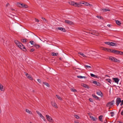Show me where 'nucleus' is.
<instances>
[{
  "label": "nucleus",
  "instance_id": "20",
  "mask_svg": "<svg viewBox=\"0 0 123 123\" xmlns=\"http://www.w3.org/2000/svg\"><path fill=\"white\" fill-rule=\"evenodd\" d=\"M77 77L78 78H84V79H86V76H77Z\"/></svg>",
  "mask_w": 123,
  "mask_h": 123
},
{
  "label": "nucleus",
  "instance_id": "10",
  "mask_svg": "<svg viewBox=\"0 0 123 123\" xmlns=\"http://www.w3.org/2000/svg\"><path fill=\"white\" fill-rule=\"evenodd\" d=\"M65 22L70 25H73L74 24L73 22L68 20H65Z\"/></svg>",
  "mask_w": 123,
  "mask_h": 123
},
{
  "label": "nucleus",
  "instance_id": "23",
  "mask_svg": "<svg viewBox=\"0 0 123 123\" xmlns=\"http://www.w3.org/2000/svg\"><path fill=\"white\" fill-rule=\"evenodd\" d=\"M58 53H55L54 52L52 53L51 54V55L53 56H57L58 55Z\"/></svg>",
  "mask_w": 123,
  "mask_h": 123
},
{
  "label": "nucleus",
  "instance_id": "3",
  "mask_svg": "<svg viewBox=\"0 0 123 123\" xmlns=\"http://www.w3.org/2000/svg\"><path fill=\"white\" fill-rule=\"evenodd\" d=\"M114 103V101L113 100L111 102H109L106 105V106L107 107H111Z\"/></svg>",
  "mask_w": 123,
  "mask_h": 123
},
{
  "label": "nucleus",
  "instance_id": "53",
  "mask_svg": "<svg viewBox=\"0 0 123 123\" xmlns=\"http://www.w3.org/2000/svg\"><path fill=\"white\" fill-rule=\"evenodd\" d=\"M89 100L90 102H93V100L91 98H89Z\"/></svg>",
  "mask_w": 123,
  "mask_h": 123
},
{
  "label": "nucleus",
  "instance_id": "59",
  "mask_svg": "<svg viewBox=\"0 0 123 123\" xmlns=\"http://www.w3.org/2000/svg\"><path fill=\"white\" fill-rule=\"evenodd\" d=\"M11 10H12V11H14V9H13V8H11Z\"/></svg>",
  "mask_w": 123,
  "mask_h": 123
},
{
  "label": "nucleus",
  "instance_id": "56",
  "mask_svg": "<svg viewBox=\"0 0 123 123\" xmlns=\"http://www.w3.org/2000/svg\"><path fill=\"white\" fill-rule=\"evenodd\" d=\"M121 115L123 116V110L121 112Z\"/></svg>",
  "mask_w": 123,
  "mask_h": 123
},
{
  "label": "nucleus",
  "instance_id": "62",
  "mask_svg": "<svg viewBox=\"0 0 123 123\" xmlns=\"http://www.w3.org/2000/svg\"><path fill=\"white\" fill-rule=\"evenodd\" d=\"M123 106H122V107H121V108H120V109H121V108H123Z\"/></svg>",
  "mask_w": 123,
  "mask_h": 123
},
{
  "label": "nucleus",
  "instance_id": "34",
  "mask_svg": "<svg viewBox=\"0 0 123 123\" xmlns=\"http://www.w3.org/2000/svg\"><path fill=\"white\" fill-rule=\"evenodd\" d=\"M103 117V116L102 115H100L99 117V119L100 121H102V118Z\"/></svg>",
  "mask_w": 123,
  "mask_h": 123
},
{
  "label": "nucleus",
  "instance_id": "40",
  "mask_svg": "<svg viewBox=\"0 0 123 123\" xmlns=\"http://www.w3.org/2000/svg\"><path fill=\"white\" fill-rule=\"evenodd\" d=\"M114 58V57H112V56H111L109 57V59L110 60H111V61H113Z\"/></svg>",
  "mask_w": 123,
  "mask_h": 123
},
{
  "label": "nucleus",
  "instance_id": "50",
  "mask_svg": "<svg viewBox=\"0 0 123 123\" xmlns=\"http://www.w3.org/2000/svg\"><path fill=\"white\" fill-rule=\"evenodd\" d=\"M121 102L120 105L121 106H122L123 105V100H122V101H121Z\"/></svg>",
  "mask_w": 123,
  "mask_h": 123
},
{
  "label": "nucleus",
  "instance_id": "8",
  "mask_svg": "<svg viewBox=\"0 0 123 123\" xmlns=\"http://www.w3.org/2000/svg\"><path fill=\"white\" fill-rule=\"evenodd\" d=\"M51 104L52 106L55 108H58V107L57 105V104L55 102H51Z\"/></svg>",
  "mask_w": 123,
  "mask_h": 123
},
{
  "label": "nucleus",
  "instance_id": "36",
  "mask_svg": "<svg viewBox=\"0 0 123 123\" xmlns=\"http://www.w3.org/2000/svg\"><path fill=\"white\" fill-rule=\"evenodd\" d=\"M21 41L22 42L25 43L27 41V40L26 39H22Z\"/></svg>",
  "mask_w": 123,
  "mask_h": 123
},
{
  "label": "nucleus",
  "instance_id": "43",
  "mask_svg": "<svg viewBox=\"0 0 123 123\" xmlns=\"http://www.w3.org/2000/svg\"><path fill=\"white\" fill-rule=\"evenodd\" d=\"M74 117L77 119H79V117L76 115H74Z\"/></svg>",
  "mask_w": 123,
  "mask_h": 123
},
{
  "label": "nucleus",
  "instance_id": "41",
  "mask_svg": "<svg viewBox=\"0 0 123 123\" xmlns=\"http://www.w3.org/2000/svg\"><path fill=\"white\" fill-rule=\"evenodd\" d=\"M56 96L57 97V98L60 100H62V98L61 97H60L58 95H56Z\"/></svg>",
  "mask_w": 123,
  "mask_h": 123
},
{
  "label": "nucleus",
  "instance_id": "54",
  "mask_svg": "<svg viewBox=\"0 0 123 123\" xmlns=\"http://www.w3.org/2000/svg\"><path fill=\"white\" fill-rule=\"evenodd\" d=\"M35 21L36 22H39V20H38V19H37L36 18H35Z\"/></svg>",
  "mask_w": 123,
  "mask_h": 123
},
{
  "label": "nucleus",
  "instance_id": "35",
  "mask_svg": "<svg viewBox=\"0 0 123 123\" xmlns=\"http://www.w3.org/2000/svg\"><path fill=\"white\" fill-rule=\"evenodd\" d=\"M78 53L80 54V55H81L82 56H83L84 57H86V56L85 55L82 53L81 52H79Z\"/></svg>",
  "mask_w": 123,
  "mask_h": 123
},
{
  "label": "nucleus",
  "instance_id": "49",
  "mask_svg": "<svg viewBox=\"0 0 123 123\" xmlns=\"http://www.w3.org/2000/svg\"><path fill=\"white\" fill-rule=\"evenodd\" d=\"M3 87H2L0 88V90L1 91H4V89L3 88Z\"/></svg>",
  "mask_w": 123,
  "mask_h": 123
},
{
  "label": "nucleus",
  "instance_id": "31",
  "mask_svg": "<svg viewBox=\"0 0 123 123\" xmlns=\"http://www.w3.org/2000/svg\"><path fill=\"white\" fill-rule=\"evenodd\" d=\"M70 90L71 91L73 92H77V91L74 88H72L70 89Z\"/></svg>",
  "mask_w": 123,
  "mask_h": 123
},
{
  "label": "nucleus",
  "instance_id": "42",
  "mask_svg": "<svg viewBox=\"0 0 123 123\" xmlns=\"http://www.w3.org/2000/svg\"><path fill=\"white\" fill-rule=\"evenodd\" d=\"M111 42H105V43L109 45H110Z\"/></svg>",
  "mask_w": 123,
  "mask_h": 123
},
{
  "label": "nucleus",
  "instance_id": "26",
  "mask_svg": "<svg viewBox=\"0 0 123 123\" xmlns=\"http://www.w3.org/2000/svg\"><path fill=\"white\" fill-rule=\"evenodd\" d=\"M113 61L114 62H120V61L119 60H118L116 58L114 57Z\"/></svg>",
  "mask_w": 123,
  "mask_h": 123
},
{
  "label": "nucleus",
  "instance_id": "2",
  "mask_svg": "<svg viewBox=\"0 0 123 123\" xmlns=\"http://www.w3.org/2000/svg\"><path fill=\"white\" fill-rule=\"evenodd\" d=\"M46 117L47 119L49 122L52 123L54 121L53 119L50 116L48 115H46Z\"/></svg>",
  "mask_w": 123,
  "mask_h": 123
},
{
  "label": "nucleus",
  "instance_id": "55",
  "mask_svg": "<svg viewBox=\"0 0 123 123\" xmlns=\"http://www.w3.org/2000/svg\"><path fill=\"white\" fill-rule=\"evenodd\" d=\"M119 54L120 55H122V54H123V52L120 51H119Z\"/></svg>",
  "mask_w": 123,
  "mask_h": 123
},
{
  "label": "nucleus",
  "instance_id": "51",
  "mask_svg": "<svg viewBox=\"0 0 123 123\" xmlns=\"http://www.w3.org/2000/svg\"><path fill=\"white\" fill-rule=\"evenodd\" d=\"M96 17L98 18H100V19H101L102 18V17H101V16H96Z\"/></svg>",
  "mask_w": 123,
  "mask_h": 123
},
{
  "label": "nucleus",
  "instance_id": "5",
  "mask_svg": "<svg viewBox=\"0 0 123 123\" xmlns=\"http://www.w3.org/2000/svg\"><path fill=\"white\" fill-rule=\"evenodd\" d=\"M121 102V98H117L116 100V104L117 106H118L119 103Z\"/></svg>",
  "mask_w": 123,
  "mask_h": 123
},
{
  "label": "nucleus",
  "instance_id": "21",
  "mask_svg": "<svg viewBox=\"0 0 123 123\" xmlns=\"http://www.w3.org/2000/svg\"><path fill=\"white\" fill-rule=\"evenodd\" d=\"M84 2H79L78 3H77L78 4H79L78 5V6L79 7H80L81 6V4H84Z\"/></svg>",
  "mask_w": 123,
  "mask_h": 123
},
{
  "label": "nucleus",
  "instance_id": "1",
  "mask_svg": "<svg viewBox=\"0 0 123 123\" xmlns=\"http://www.w3.org/2000/svg\"><path fill=\"white\" fill-rule=\"evenodd\" d=\"M68 3L70 5L73 6L75 7H79L78 5H79V4H78L77 3H76L74 1H70Z\"/></svg>",
  "mask_w": 123,
  "mask_h": 123
},
{
  "label": "nucleus",
  "instance_id": "46",
  "mask_svg": "<svg viewBox=\"0 0 123 123\" xmlns=\"http://www.w3.org/2000/svg\"><path fill=\"white\" fill-rule=\"evenodd\" d=\"M41 118H42L43 120L44 121H46L45 119V117L43 116H42L41 117Z\"/></svg>",
  "mask_w": 123,
  "mask_h": 123
},
{
  "label": "nucleus",
  "instance_id": "32",
  "mask_svg": "<svg viewBox=\"0 0 123 123\" xmlns=\"http://www.w3.org/2000/svg\"><path fill=\"white\" fill-rule=\"evenodd\" d=\"M116 23L118 25H120L121 24L120 22L118 20H116Z\"/></svg>",
  "mask_w": 123,
  "mask_h": 123
},
{
  "label": "nucleus",
  "instance_id": "6",
  "mask_svg": "<svg viewBox=\"0 0 123 123\" xmlns=\"http://www.w3.org/2000/svg\"><path fill=\"white\" fill-rule=\"evenodd\" d=\"M111 51V52L113 53H115L116 54H119V51L115 49H111L109 50Z\"/></svg>",
  "mask_w": 123,
  "mask_h": 123
},
{
  "label": "nucleus",
  "instance_id": "24",
  "mask_svg": "<svg viewBox=\"0 0 123 123\" xmlns=\"http://www.w3.org/2000/svg\"><path fill=\"white\" fill-rule=\"evenodd\" d=\"M36 112L38 114L39 116L40 117H41L42 116H43L42 114L40 113L39 111H36Z\"/></svg>",
  "mask_w": 123,
  "mask_h": 123
},
{
  "label": "nucleus",
  "instance_id": "57",
  "mask_svg": "<svg viewBox=\"0 0 123 123\" xmlns=\"http://www.w3.org/2000/svg\"><path fill=\"white\" fill-rule=\"evenodd\" d=\"M107 26L109 27H111V25L108 24L107 25Z\"/></svg>",
  "mask_w": 123,
  "mask_h": 123
},
{
  "label": "nucleus",
  "instance_id": "63",
  "mask_svg": "<svg viewBox=\"0 0 123 123\" xmlns=\"http://www.w3.org/2000/svg\"><path fill=\"white\" fill-rule=\"evenodd\" d=\"M121 109H120L119 110V111H121Z\"/></svg>",
  "mask_w": 123,
  "mask_h": 123
},
{
  "label": "nucleus",
  "instance_id": "18",
  "mask_svg": "<svg viewBox=\"0 0 123 123\" xmlns=\"http://www.w3.org/2000/svg\"><path fill=\"white\" fill-rule=\"evenodd\" d=\"M14 43L18 46L20 44H20V43H21L20 42H19L18 41L16 40H15Z\"/></svg>",
  "mask_w": 123,
  "mask_h": 123
},
{
  "label": "nucleus",
  "instance_id": "47",
  "mask_svg": "<svg viewBox=\"0 0 123 123\" xmlns=\"http://www.w3.org/2000/svg\"><path fill=\"white\" fill-rule=\"evenodd\" d=\"M42 19L43 21L45 20V21H46V22H47V20H46V19H45V18H43V17H42Z\"/></svg>",
  "mask_w": 123,
  "mask_h": 123
},
{
  "label": "nucleus",
  "instance_id": "4",
  "mask_svg": "<svg viewBox=\"0 0 123 123\" xmlns=\"http://www.w3.org/2000/svg\"><path fill=\"white\" fill-rule=\"evenodd\" d=\"M19 44L18 46L19 48L25 51L26 50V49L24 46L21 43H20Z\"/></svg>",
  "mask_w": 123,
  "mask_h": 123
},
{
  "label": "nucleus",
  "instance_id": "44",
  "mask_svg": "<svg viewBox=\"0 0 123 123\" xmlns=\"http://www.w3.org/2000/svg\"><path fill=\"white\" fill-rule=\"evenodd\" d=\"M92 96H93V97H94V98H97V99L98 98V97H97L96 96V95H94V94H92Z\"/></svg>",
  "mask_w": 123,
  "mask_h": 123
},
{
  "label": "nucleus",
  "instance_id": "38",
  "mask_svg": "<svg viewBox=\"0 0 123 123\" xmlns=\"http://www.w3.org/2000/svg\"><path fill=\"white\" fill-rule=\"evenodd\" d=\"M84 66L86 68H92V67L91 66H88V65H84Z\"/></svg>",
  "mask_w": 123,
  "mask_h": 123
},
{
  "label": "nucleus",
  "instance_id": "22",
  "mask_svg": "<svg viewBox=\"0 0 123 123\" xmlns=\"http://www.w3.org/2000/svg\"><path fill=\"white\" fill-rule=\"evenodd\" d=\"M100 10L101 11H105V12H106L107 11H110V10L109 9H100Z\"/></svg>",
  "mask_w": 123,
  "mask_h": 123
},
{
  "label": "nucleus",
  "instance_id": "13",
  "mask_svg": "<svg viewBox=\"0 0 123 123\" xmlns=\"http://www.w3.org/2000/svg\"><path fill=\"white\" fill-rule=\"evenodd\" d=\"M101 49L103 50H104L105 51H107L108 52H110L111 51L109 50L110 49H109L108 48H106L104 47H102Z\"/></svg>",
  "mask_w": 123,
  "mask_h": 123
},
{
  "label": "nucleus",
  "instance_id": "60",
  "mask_svg": "<svg viewBox=\"0 0 123 123\" xmlns=\"http://www.w3.org/2000/svg\"><path fill=\"white\" fill-rule=\"evenodd\" d=\"M2 87H3V86L2 85H1L0 86V88Z\"/></svg>",
  "mask_w": 123,
  "mask_h": 123
},
{
  "label": "nucleus",
  "instance_id": "14",
  "mask_svg": "<svg viewBox=\"0 0 123 123\" xmlns=\"http://www.w3.org/2000/svg\"><path fill=\"white\" fill-rule=\"evenodd\" d=\"M21 5H22L21 7L22 6L23 8H28V6L27 5L24 4L22 3Z\"/></svg>",
  "mask_w": 123,
  "mask_h": 123
},
{
  "label": "nucleus",
  "instance_id": "37",
  "mask_svg": "<svg viewBox=\"0 0 123 123\" xmlns=\"http://www.w3.org/2000/svg\"><path fill=\"white\" fill-rule=\"evenodd\" d=\"M21 4H21L20 3H18L17 4V6L19 7H21L22 6Z\"/></svg>",
  "mask_w": 123,
  "mask_h": 123
},
{
  "label": "nucleus",
  "instance_id": "61",
  "mask_svg": "<svg viewBox=\"0 0 123 123\" xmlns=\"http://www.w3.org/2000/svg\"><path fill=\"white\" fill-rule=\"evenodd\" d=\"M87 86L86 85H85L84 86L85 87H86V86Z\"/></svg>",
  "mask_w": 123,
  "mask_h": 123
},
{
  "label": "nucleus",
  "instance_id": "30",
  "mask_svg": "<svg viewBox=\"0 0 123 123\" xmlns=\"http://www.w3.org/2000/svg\"><path fill=\"white\" fill-rule=\"evenodd\" d=\"M34 46L35 47L36 49H38L40 47L39 45H37L36 44H34Z\"/></svg>",
  "mask_w": 123,
  "mask_h": 123
},
{
  "label": "nucleus",
  "instance_id": "45",
  "mask_svg": "<svg viewBox=\"0 0 123 123\" xmlns=\"http://www.w3.org/2000/svg\"><path fill=\"white\" fill-rule=\"evenodd\" d=\"M30 42V43H31V44L32 45L34 44V42L33 41H31Z\"/></svg>",
  "mask_w": 123,
  "mask_h": 123
},
{
  "label": "nucleus",
  "instance_id": "39",
  "mask_svg": "<svg viewBox=\"0 0 123 123\" xmlns=\"http://www.w3.org/2000/svg\"><path fill=\"white\" fill-rule=\"evenodd\" d=\"M110 113L111 114V116L112 117H113L114 115V112H111Z\"/></svg>",
  "mask_w": 123,
  "mask_h": 123
},
{
  "label": "nucleus",
  "instance_id": "52",
  "mask_svg": "<svg viewBox=\"0 0 123 123\" xmlns=\"http://www.w3.org/2000/svg\"><path fill=\"white\" fill-rule=\"evenodd\" d=\"M34 49L32 48V49H31L30 51V52H32L33 51H34Z\"/></svg>",
  "mask_w": 123,
  "mask_h": 123
},
{
  "label": "nucleus",
  "instance_id": "58",
  "mask_svg": "<svg viewBox=\"0 0 123 123\" xmlns=\"http://www.w3.org/2000/svg\"><path fill=\"white\" fill-rule=\"evenodd\" d=\"M117 123H123L120 121H117Z\"/></svg>",
  "mask_w": 123,
  "mask_h": 123
},
{
  "label": "nucleus",
  "instance_id": "25",
  "mask_svg": "<svg viewBox=\"0 0 123 123\" xmlns=\"http://www.w3.org/2000/svg\"><path fill=\"white\" fill-rule=\"evenodd\" d=\"M90 117L92 120L94 121H95L97 119L96 118H94L93 116H90Z\"/></svg>",
  "mask_w": 123,
  "mask_h": 123
},
{
  "label": "nucleus",
  "instance_id": "28",
  "mask_svg": "<svg viewBox=\"0 0 123 123\" xmlns=\"http://www.w3.org/2000/svg\"><path fill=\"white\" fill-rule=\"evenodd\" d=\"M25 111L26 112L30 114H32V113L31 112V111L28 109H26Z\"/></svg>",
  "mask_w": 123,
  "mask_h": 123
},
{
  "label": "nucleus",
  "instance_id": "9",
  "mask_svg": "<svg viewBox=\"0 0 123 123\" xmlns=\"http://www.w3.org/2000/svg\"><path fill=\"white\" fill-rule=\"evenodd\" d=\"M25 74L26 76L29 79L31 80H33V78L29 74H28V73H25Z\"/></svg>",
  "mask_w": 123,
  "mask_h": 123
},
{
  "label": "nucleus",
  "instance_id": "29",
  "mask_svg": "<svg viewBox=\"0 0 123 123\" xmlns=\"http://www.w3.org/2000/svg\"><path fill=\"white\" fill-rule=\"evenodd\" d=\"M106 81H107L108 82H109L110 84H111L112 80L111 79H106Z\"/></svg>",
  "mask_w": 123,
  "mask_h": 123
},
{
  "label": "nucleus",
  "instance_id": "15",
  "mask_svg": "<svg viewBox=\"0 0 123 123\" xmlns=\"http://www.w3.org/2000/svg\"><path fill=\"white\" fill-rule=\"evenodd\" d=\"M84 4L87 6H89L90 7L92 6V5H91L86 2H84Z\"/></svg>",
  "mask_w": 123,
  "mask_h": 123
},
{
  "label": "nucleus",
  "instance_id": "33",
  "mask_svg": "<svg viewBox=\"0 0 123 123\" xmlns=\"http://www.w3.org/2000/svg\"><path fill=\"white\" fill-rule=\"evenodd\" d=\"M90 75L92 77H94V78H97V76L93 74H90Z\"/></svg>",
  "mask_w": 123,
  "mask_h": 123
},
{
  "label": "nucleus",
  "instance_id": "17",
  "mask_svg": "<svg viewBox=\"0 0 123 123\" xmlns=\"http://www.w3.org/2000/svg\"><path fill=\"white\" fill-rule=\"evenodd\" d=\"M93 83L95 84L98 86H100V84L99 82L96 81H94L93 82Z\"/></svg>",
  "mask_w": 123,
  "mask_h": 123
},
{
  "label": "nucleus",
  "instance_id": "27",
  "mask_svg": "<svg viewBox=\"0 0 123 123\" xmlns=\"http://www.w3.org/2000/svg\"><path fill=\"white\" fill-rule=\"evenodd\" d=\"M43 83L44 84L46 85L48 87H49V85L48 83L45 82H43Z\"/></svg>",
  "mask_w": 123,
  "mask_h": 123
},
{
  "label": "nucleus",
  "instance_id": "48",
  "mask_svg": "<svg viewBox=\"0 0 123 123\" xmlns=\"http://www.w3.org/2000/svg\"><path fill=\"white\" fill-rule=\"evenodd\" d=\"M37 81L39 83H41V81L40 79H37Z\"/></svg>",
  "mask_w": 123,
  "mask_h": 123
},
{
  "label": "nucleus",
  "instance_id": "19",
  "mask_svg": "<svg viewBox=\"0 0 123 123\" xmlns=\"http://www.w3.org/2000/svg\"><path fill=\"white\" fill-rule=\"evenodd\" d=\"M110 45H111L112 46H116L117 45V44L115 43L112 42H111Z\"/></svg>",
  "mask_w": 123,
  "mask_h": 123
},
{
  "label": "nucleus",
  "instance_id": "16",
  "mask_svg": "<svg viewBox=\"0 0 123 123\" xmlns=\"http://www.w3.org/2000/svg\"><path fill=\"white\" fill-rule=\"evenodd\" d=\"M97 93L98 95L100 96L101 97H102L103 95L102 92L100 91L97 92Z\"/></svg>",
  "mask_w": 123,
  "mask_h": 123
},
{
  "label": "nucleus",
  "instance_id": "64",
  "mask_svg": "<svg viewBox=\"0 0 123 123\" xmlns=\"http://www.w3.org/2000/svg\"><path fill=\"white\" fill-rule=\"evenodd\" d=\"M30 123H32L31 122H30Z\"/></svg>",
  "mask_w": 123,
  "mask_h": 123
},
{
  "label": "nucleus",
  "instance_id": "7",
  "mask_svg": "<svg viewBox=\"0 0 123 123\" xmlns=\"http://www.w3.org/2000/svg\"><path fill=\"white\" fill-rule=\"evenodd\" d=\"M91 33L92 34L97 36H98L99 35V34L98 31H93Z\"/></svg>",
  "mask_w": 123,
  "mask_h": 123
},
{
  "label": "nucleus",
  "instance_id": "12",
  "mask_svg": "<svg viewBox=\"0 0 123 123\" xmlns=\"http://www.w3.org/2000/svg\"><path fill=\"white\" fill-rule=\"evenodd\" d=\"M58 29L64 32L66 31V30L65 29L62 27H58L57 28Z\"/></svg>",
  "mask_w": 123,
  "mask_h": 123
},
{
  "label": "nucleus",
  "instance_id": "11",
  "mask_svg": "<svg viewBox=\"0 0 123 123\" xmlns=\"http://www.w3.org/2000/svg\"><path fill=\"white\" fill-rule=\"evenodd\" d=\"M112 80L115 81V82L118 84V82L119 80V79L117 78H112Z\"/></svg>",
  "mask_w": 123,
  "mask_h": 123
}]
</instances>
